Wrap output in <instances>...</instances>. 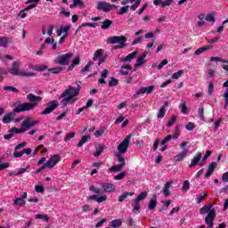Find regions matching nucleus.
<instances>
[{"label": "nucleus", "instance_id": "obj_49", "mask_svg": "<svg viewBox=\"0 0 228 228\" xmlns=\"http://www.w3.org/2000/svg\"><path fill=\"white\" fill-rule=\"evenodd\" d=\"M106 200H108V196L103 195V196H99L96 199V202H98V204H101L102 202H106Z\"/></svg>", "mask_w": 228, "mask_h": 228}, {"label": "nucleus", "instance_id": "obj_16", "mask_svg": "<svg viewBox=\"0 0 228 228\" xmlns=\"http://www.w3.org/2000/svg\"><path fill=\"white\" fill-rule=\"evenodd\" d=\"M188 152H190V150L183 149V151L175 156V161H183L188 156Z\"/></svg>", "mask_w": 228, "mask_h": 228}, {"label": "nucleus", "instance_id": "obj_60", "mask_svg": "<svg viewBox=\"0 0 228 228\" xmlns=\"http://www.w3.org/2000/svg\"><path fill=\"white\" fill-rule=\"evenodd\" d=\"M35 190L37 193H44L45 191V188H44L42 185H36Z\"/></svg>", "mask_w": 228, "mask_h": 228}, {"label": "nucleus", "instance_id": "obj_44", "mask_svg": "<svg viewBox=\"0 0 228 228\" xmlns=\"http://www.w3.org/2000/svg\"><path fill=\"white\" fill-rule=\"evenodd\" d=\"M129 5L123 6L119 9V12H118V15H124V13H127L129 12Z\"/></svg>", "mask_w": 228, "mask_h": 228}, {"label": "nucleus", "instance_id": "obj_8", "mask_svg": "<svg viewBox=\"0 0 228 228\" xmlns=\"http://www.w3.org/2000/svg\"><path fill=\"white\" fill-rule=\"evenodd\" d=\"M154 91V86H150L148 87H142L141 89L135 91V93L133 95V99H138L140 95H143V94H146L149 95V94H152Z\"/></svg>", "mask_w": 228, "mask_h": 228}, {"label": "nucleus", "instance_id": "obj_23", "mask_svg": "<svg viewBox=\"0 0 228 228\" xmlns=\"http://www.w3.org/2000/svg\"><path fill=\"white\" fill-rule=\"evenodd\" d=\"M80 63H81V58H79V56L75 57L71 64L68 67V72H70V70H73L74 67H76L77 65H79Z\"/></svg>", "mask_w": 228, "mask_h": 228}, {"label": "nucleus", "instance_id": "obj_11", "mask_svg": "<svg viewBox=\"0 0 228 228\" xmlns=\"http://www.w3.org/2000/svg\"><path fill=\"white\" fill-rule=\"evenodd\" d=\"M58 106V101H51L47 103V107L45 109V111H42L40 115H49L50 113H53Z\"/></svg>", "mask_w": 228, "mask_h": 228}, {"label": "nucleus", "instance_id": "obj_55", "mask_svg": "<svg viewBox=\"0 0 228 228\" xmlns=\"http://www.w3.org/2000/svg\"><path fill=\"white\" fill-rule=\"evenodd\" d=\"M117 85H118V79L111 77L109 81V86H117Z\"/></svg>", "mask_w": 228, "mask_h": 228}, {"label": "nucleus", "instance_id": "obj_10", "mask_svg": "<svg viewBox=\"0 0 228 228\" xmlns=\"http://www.w3.org/2000/svg\"><path fill=\"white\" fill-rule=\"evenodd\" d=\"M38 124V120H32L31 118H27L22 123H21V129L23 130V133H26L28 129H30V127H35Z\"/></svg>", "mask_w": 228, "mask_h": 228}, {"label": "nucleus", "instance_id": "obj_9", "mask_svg": "<svg viewBox=\"0 0 228 228\" xmlns=\"http://www.w3.org/2000/svg\"><path fill=\"white\" fill-rule=\"evenodd\" d=\"M127 37L125 36H113L107 39V44H127Z\"/></svg>", "mask_w": 228, "mask_h": 228}, {"label": "nucleus", "instance_id": "obj_59", "mask_svg": "<svg viewBox=\"0 0 228 228\" xmlns=\"http://www.w3.org/2000/svg\"><path fill=\"white\" fill-rule=\"evenodd\" d=\"M134 213H139L140 209H142V207L140 206L139 202H134Z\"/></svg>", "mask_w": 228, "mask_h": 228}, {"label": "nucleus", "instance_id": "obj_47", "mask_svg": "<svg viewBox=\"0 0 228 228\" xmlns=\"http://www.w3.org/2000/svg\"><path fill=\"white\" fill-rule=\"evenodd\" d=\"M210 61H220L221 63H227V60L222 59L220 57H210Z\"/></svg>", "mask_w": 228, "mask_h": 228}, {"label": "nucleus", "instance_id": "obj_31", "mask_svg": "<svg viewBox=\"0 0 228 228\" xmlns=\"http://www.w3.org/2000/svg\"><path fill=\"white\" fill-rule=\"evenodd\" d=\"M111 24H113V20L110 19H105L102 23V29H109Z\"/></svg>", "mask_w": 228, "mask_h": 228}, {"label": "nucleus", "instance_id": "obj_54", "mask_svg": "<svg viewBox=\"0 0 228 228\" xmlns=\"http://www.w3.org/2000/svg\"><path fill=\"white\" fill-rule=\"evenodd\" d=\"M205 20H208V22H215V15L213 13L207 14Z\"/></svg>", "mask_w": 228, "mask_h": 228}, {"label": "nucleus", "instance_id": "obj_21", "mask_svg": "<svg viewBox=\"0 0 228 228\" xmlns=\"http://www.w3.org/2000/svg\"><path fill=\"white\" fill-rule=\"evenodd\" d=\"M15 118V115L12 112L7 113L4 116L2 122L4 124H10V122H12L13 120V118Z\"/></svg>", "mask_w": 228, "mask_h": 228}, {"label": "nucleus", "instance_id": "obj_35", "mask_svg": "<svg viewBox=\"0 0 228 228\" xmlns=\"http://www.w3.org/2000/svg\"><path fill=\"white\" fill-rule=\"evenodd\" d=\"M105 131H106V127L104 126L100 127L98 130L94 132L95 138H99L100 136H102Z\"/></svg>", "mask_w": 228, "mask_h": 228}, {"label": "nucleus", "instance_id": "obj_63", "mask_svg": "<svg viewBox=\"0 0 228 228\" xmlns=\"http://www.w3.org/2000/svg\"><path fill=\"white\" fill-rule=\"evenodd\" d=\"M224 109L228 107V89H226V92L224 94Z\"/></svg>", "mask_w": 228, "mask_h": 228}, {"label": "nucleus", "instance_id": "obj_50", "mask_svg": "<svg viewBox=\"0 0 228 228\" xmlns=\"http://www.w3.org/2000/svg\"><path fill=\"white\" fill-rule=\"evenodd\" d=\"M190 190V181L186 180L183 182L182 191H188Z\"/></svg>", "mask_w": 228, "mask_h": 228}, {"label": "nucleus", "instance_id": "obj_36", "mask_svg": "<svg viewBox=\"0 0 228 228\" xmlns=\"http://www.w3.org/2000/svg\"><path fill=\"white\" fill-rule=\"evenodd\" d=\"M124 168V164L119 165H114L111 167H110V172H120Z\"/></svg>", "mask_w": 228, "mask_h": 228}, {"label": "nucleus", "instance_id": "obj_56", "mask_svg": "<svg viewBox=\"0 0 228 228\" xmlns=\"http://www.w3.org/2000/svg\"><path fill=\"white\" fill-rule=\"evenodd\" d=\"M76 136V133L71 132L69 134H68L65 137H64V142H69V140H72V138H74Z\"/></svg>", "mask_w": 228, "mask_h": 228}, {"label": "nucleus", "instance_id": "obj_25", "mask_svg": "<svg viewBox=\"0 0 228 228\" xmlns=\"http://www.w3.org/2000/svg\"><path fill=\"white\" fill-rule=\"evenodd\" d=\"M133 195H134V192H133V191H131V192L125 191L119 195L118 200V202H124V200H126L127 199V197H133Z\"/></svg>", "mask_w": 228, "mask_h": 228}, {"label": "nucleus", "instance_id": "obj_57", "mask_svg": "<svg viewBox=\"0 0 228 228\" xmlns=\"http://www.w3.org/2000/svg\"><path fill=\"white\" fill-rule=\"evenodd\" d=\"M204 199H208V194L200 195V197L196 198V204L204 202Z\"/></svg>", "mask_w": 228, "mask_h": 228}, {"label": "nucleus", "instance_id": "obj_29", "mask_svg": "<svg viewBox=\"0 0 228 228\" xmlns=\"http://www.w3.org/2000/svg\"><path fill=\"white\" fill-rule=\"evenodd\" d=\"M88 140H92V136L91 135H84V136H82V138L79 141V142L77 143V147H83L84 143H86V142H88Z\"/></svg>", "mask_w": 228, "mask_h": 228}, {"label": "nucleus", "instance_id": "obj_38", "mask_svg": "<svg viewBox=\"0 0 228 228\" xmlns=\"http://www.w3.org/2000/svg\"><path fill=\"white\" fill-rule=\"evenodd\" d=\"M122 153L116 152L115 156L118 158V161L120 163V165H123V167H126V159L121 156Z\"/></svg>", "mask_w": 228, "mask_h": 228}, {"label": "nucleus", "instance_id": "obj_28", "mask_svg": "<svg viewBox=\"0 0 228 228\" xmlns=\"http://www.w3.org/2000/svg\"><path fill=\"white\" fill-rule=\"evenodd\" d=\"M8 133H11V134H12V136H15V134H20L24 133V130L22 128H17V127L13 126L8 130Z\"/></svg>", "mask_w": 228, "mask_h": 228}, {"label": "nucleus", "instance_id": "obj_27", "mask_svg": "<svg viewBox=\"0 0 228 228\" xmlns=\"http://www.w3.org/2000/svg\"><path fill=\"white\" fill-rule=\"evenodd\" d=\"M104 54V50L98 49L94 52L93 60L94 61H97L100 58H102V55Z\"/></svg>", "mask_w": 228, "mask_h": 228}, {"label": "nucleus", "instance_id": "obj_2", "mask_svg": "<svg viewBox=\"0 0 228 228\" xmlns=\"http://www.w3.org/2000/svg\"><path fill=\"white\" fill-rule=\"evenodd\" d=\"M215 204L213 203H208L200 209V215L202 216L207 215L205 217V224L207 228H213L215 218H216V209L213 208Z\"/></svg>", "mask_w": 228, "mask_h": 228}, {"label": "nucleus", "instance_id": "obj_3", "mask_svg": "<svg viewBox=\"0 0 228 228\" xmlns=\"http://www.w3.org/2000/svg\"><path fill=\"white\" fill-rule=\"evenodd\" d=\"M79 92H81V86L77 85V87L72 86H69L68 89H66L61 95L63 98L61 104H65V102H76V99L74 97H77L79 95Z\"/></svg>", "mask_w": 228, "mask_h": 228}, {"label": "nucleus", "instance_id": "obj_51", "mask_svg": "<svg viewBox=\"0 0 228 228\" xmlns=\"http://www.w3.org/2000/svg\"><path fill=\"white\" fill-rule=\"evenodd\" d=\"M198 113L200 120H206V118L204 117V107H200Z\"/></svg>", "mask_w": 228, "mask_h": 228}, {"label": "nucleus", "instance_id": "obj_7", "mask_svg": "<svg viewBox=\"0 0 228 228\" xmlns=\"http://www.w3.org/2000/svg\"><path fill=\"white\" fill-rule=\"evenodd\" d=\"M129 140H131V134L127 135L117 147L119 154H126L127 152V150L129 149Z\"/></svg>", "mask_w": 228, "mask_h": 228}, {"label": "nucleus", "instance_id": "obj_64", "mask_svg": "<svg viewBox=\"0 0 228 228\" xmlns=\"http://www.w3.org/2000/svg\"><path fill=\"white\" fill-rule=\"evenodd\" d=\"M222 180L224 183H228V172H225L224 174H223Z\"/></svg>", "mask_w": 228, "mask_h": 228}, {"label": "nucleus", "instance_id": "obj_34", "mask_svg": "<svg viewBox=\"0 0 228 228\" xmlns=\"http://www.w3.org/2000/svg\"><path fill=\"white\" fill-rule=\"evenodd\" d=\"M8 44H10V42L8 41V37H0V47H8Z\"/></svg>", "mask_w": 228, "mask_h": 228}, {"label": "nucleus", "instance_id": "obj_52", "mask_svg": "<svg viewBox=\"0 0 228 228\" xmlns=\"http://www.w3.org/2000/svg\"><path fill=\"white\" fill-rule=\"evenodd\" d=\"M180 134H181V131L179 130V128H176V129L175 130V132H174V134L171 135V140H172V139H173V140H177V138H179Z\"/></svg>", "mask_w": 228, "mask_h": 228}, {"label": "nucleus", "instance_id": "obj_24", "mask_svg": "<svg viewBox=\"0 0 228 228\" xmlns=\"http://www.w3.org/2000/svg\"><path fill=\"white\" fill-rule=\"evenodd\" d=\"M95 152L93 154L94 158H99L102 152H104V145L102 144H96L95 145Z\"/></svg>", "mask_w": 228, "mask_h": 228}, {"label": "nucleus", "instance_id": "obj_39", "mask_svg": "<svg viewBox=\"0 0 228 228\" xmlns=\"http://www.w3.org/2000/svg\"><path fill=\"white\" fill-rule=\"evenodd\" d=\"M126 175H127V171H123L114 176V181H122V179H124V177H126Z\"/></svg>", "mask_w": 228, "mask_h": 228}, {"label": "nucleus", "instance_id": "obj_40", "mask_svg": "<svg viewBox=\"0 0 228 228\" xmlns=\"http://www.w3.org/2000/svg\"><path fill=\"white\" fill-rule=\"evenodd\" d=\"M4 90H5V92H13L14 94H19V89L11 86H4Z\"/></svg>", "mask_w": 228, "mask_h": 228}, {"label": "nucleus", "instance_id": "obj_32", "mask_svg": "<svg viewBox=\"0 0 228 228\" xmlns=\"http://www.w3.org/2000/svg\"><path fill=\"white\" fill-rule=\"evenodd\" d=\"M156 206H158V200L156 198L150 200L148 209H151L152 211L156 209Z\"/></svg>", "mask_w": 228, "mask_h": 228}, {"label": "nucleus", "instance_id": "obj_33", "mask_svg": "<svg viewBox=\"0 0 228 228\" xmlns=\"http://www.w3.org/2000/svg\"><path fill=\"white\" fill-rule=\"evenodd\" d=\"M144 199H147V191L141 192L134 200V202H139L140 200H143Z\"/></svg>", "mask_w": 228, "mask_h": 228}, {"label": "nucleus", "instance_id": "obj_62", "mask_svg": "<svg viewBox=\"0 0 228 228\" xmlns=\"http://www.w3.org/2000/svg\"><path fill=\"white\" fill-rule=\"evenodd\" d=\"M185 129H187V131H193V129H195V124H193L192 122H189L186 125Z\"/></svg>", "mask_w": 228, "mask_h": 228}, {"label": "nucleus", "instance_id": "obj_18", "mask_svg": "<svg viewBox=\"0 0 228 228\" xmlns=\"http://www.w3.org/2000/svg\"><path fill=\"white\" fill-rule=\"evenodd\" d=\"M137 55H138V52L134 51V52L129 53L128 55H126V57H124L123 59H121V61L126 62V63H131V61H133L134 58H136Z\"/></svg>", "mask_w": 228, "mask_h": 228}, {"label": "nucleus", "instance_id": "obj_45", "mask_svg": "<svg viewBox=\"0 0 228 228\" xmlns=\"http://www.w3.org/2000/svg\"><path fill=\"white\" fill-rule=\"evenodd\" d=\"M176 120H177V117H175L174 115L171 116V118H170L169 121L167 122V126L168 127H172V126L175 124Z\"/></svg>", "mask_w": 228, "mask_h": 228}, {"label": "nucleus", "instance_id": "obj_6", "mask_svg": "<svg viewBox=\"0 0 228 228\" xmlns=\"http://www.w3.org/2000/svg\"><path fill=\"white\" fill-rule=\"evenodd\" d=\"M74 56V53H68L66 54L59 55L56 60L55 63L57 65H70V59Z\"/></svg>", "mask_w": 228, "mask_h": 228}, {"label": "nucleus", "instance_id": "obj_61", "mask_svg": "<svg viewBox=\"0 0 228 228\" xmlns=\"http://www.w3.org/2000/svg\"><path fill=\"white\" fill-rule=\"evenodd\" d=\"M124 47H127V44H119L118 45L112 46V51H116L117 49H124Z\"/></svg>", "mask_w": 228, "mask_h": 228}, {"label": "nucleus", "instance_id": "obj_58", "mask_svg": "<svg viewBox=\"0 0 228 228\" xmlns=\"http://www.w3.org/2000/svg\"><path fill=\"white\" fill-rule=\"evenodd\" d=\"M142 3V0H136V2L130 6V9L133 11V12H135L136 8H138L140 6Z\"/></svg>", "mask_w": 228, "mask_h": 228}, {"label": "nucleus", "instance_id": "obj_1", "mask_svg": "<svg viewBox=\"0 0 228 228\" xmlns=\"http://www.w3.org/2000/svg\"><path fill=\"white\" fill-rule=\"evenodd\" d=\"M27 99L30 102H24V103L18 104L13 109L14 113H22L24 111H31V110H35V106L38 105V103L37 102H42V97L37 96L33 94H28L27 95Z\"/></svg>", "mask_w": 228, "mask_h": 228}, {"label": "nucleus", "instance_id": "obj_30", "mask_svg": "<svg viewBox=\"0 0 228 228\" xmlns=\"http://www.w3.org/2000/svg\"><path fill=\"white\" fill-rule=\"evenodd\" d=\"M110 227L120 228L122 225V219H114L110 224Z\"/></svg>", "mask_w": 228, "mask_h": 228}, {"label": "nucleus", "instance_id": "obj_13", "mask_svg": "<svg viewBox=\"0 0 228 228\" xmlns=\"http://www.w3.org/2000/svg\"><path fill=\"white\" fill-rule=\"evenodd\" d=\"M145 58H147L146 53L139 55L137 57L136 63L134 64V69H136L137 67H142V65H145Z\"/></svg>", "mask_w": 228, "mask_h": 228}, {"label": "nucleus", "instance_id": "obj_19", "mask_svg": "<svg viewBox=\"0 0 228 228\" xmlns=\"http://www.w3.org/2000/svg\"><path fill=\"white\" fill-rule=\"evenodd\" d=\"M168 107V102H164L163 106L160 108L157 118H163V117H165L166 113H167V108Z\"/></svg>", "mask_w": 228, "mask_h": 228}, {"label": "nucleus", "instance_id": "obj_5", "mask_svg": "<svg viewBox=\"0 0 228 228\" xmlns=\"http://www.w3.org/2000/svg\"><path fill=\"white\" fill-rule=\"evenodd\" d=\"M95 8L96 10H98V12H104V13H110V12L113 8H117V5L104 1H98L96 3Z\"/></svg>", "mask_w": 228, "mask_h": 228}, {"label": "nucleus", "instance_id": "obj_12", "mask_svg": "<svg viewBox=\"0 0 228 228\" xmlns=\"http://www.w3.org/2000/svg\"><path fill=\"white\" fill-rule=\"evenodd\" d=\"M60 155L56 154L50 158V159L45 163L46 164L47 168H54L58 163H60Z\"/></svg>", "mask_w": 228, "mask_h": 228}, {"label": "nucleus", "instance_id": "obj_22", "mask_svg": "<svg viewBox=\"0 0 228 228\" xmlns=\"http://www.w3.org/2000/svg\"><path fill=\"white\" fill-rule=\"evenodd\" d=\"M209 49H212V46L208 45H205V46H202L199 49H197L195 52H194V55L195 56H200V54H202V53H206V51H209Z\"/></svg>", "mask_w": 228, "mask_h": 228}, {"label": "nucleus", "instance_id": "obj_17", "mask_svg": "<svg viewBox=\"0 0 228 228\" xmlns=\"http://www.w3.org/2000/svg\"><path fill=\"white\" fill-rule=\"evenodd\" d=\"M200 159H202V154L198 153L196 156L193 157V159L191 161V165L189 166V168H193L199 165L200 162Z\"/></svg>", "mask_w": 228, "mask_h": 228}, {"label": "nucleus", "instance_id": "obj_26", "mask_svg": "<svg viewBox=\"0 0 228 228\" xmlns=\"http://www.w3.org/2000/svg\"><path fill=\"white\" fill-rule=\"evenodd\" d=\"M70 30V25H68L66 27L61 26L60 29L57 30L58 37H61L62 33H65L64 35H67L69 31Z\"/></svg>", "mask_w": 228, "mask_h": 228}, {"label": "nucleus", "instance_id": "obj_15", "mask_svg": "<svg viewBox=\"0 0 228 228\" xmlns=\"http://www.w3.org/2000/svg\"><path fill=\"white\" fill-rule=\"evenodd\" d=\"M216 162H211L208 166V169L205 175V179H209L213 175V172H215V169L216 168Z\"/></svg>", "mask_w": 228, "mask_h": 228}, {"label": "nucleus", "instance_id": "obj_14", "mask_svg": "<svg viewBox=\"0 0 228 228\" xmlns=\"http://www.w3.org/2000/svg\"><path fill=\"white\" fill-rule=\"evenodd\" d=\"M102 188H103V191L105 193H111V191H115V184L113 183H101Z\"/></svg>", "mask_w": 228, "mask_h": 228}, {"label": "nucleus", "instance_id": "obj_46", "mask_svg": "<svg viewBox=\"0 0 228 228\" xmlns=\"http://www.w3.org/2000/svg\"><path fill=\"white\" fill-rule=\"evenodd\" d=\"M35 70L37 72H44V70H47V65L41 64L39 66H36Z\"/></svg>", "mask_w": 228, "mask_h": 228}, {"label": "nucleus", "instance_id": "obj_37", "mask_svg": "<svg viewBox=\"0 0 228 228\" xmlns=\"http://www.w3.org/2000/svg\"><path fill=\"white\" fill-rule=\"evenodd\" d=\"M35 218L36 220H44V222H49V216L47 215L37 214Z\"/></svg>", "mask_w": 228, "mask_h": 228}, {"label": "nucleus", "instance_id": "obj_43", "mask_svg": "<svg viewBox=\"0 0 228 228\" xmlns=\"http://www.w3.org/2000/svg\"><path fill=\"white\" fill-rule=\"evenodd\" d=\"M14 206H26V201L21 198L14 200Z\"/></svg>", "mask_w": 228, "mask_h": 228}, {"label": "nucleus", "instance_id": "obj_20", "mask_svg": "<svg viewBox=\"0 0 228 228\" xmlns=\"http://www.w3.org/2000/svg\"><path fill=\"white\" fill-rule=\"evenodd\" d=\"M173 183L174 182L169 181V182H167L166 184L164 185V188L162 190V193H163L164 197L170 196V186H172Z\"/></svg>", "mask_w": 228, "mask_h": 228}, {"label": "nucleus", "instance_id": "obj_4", "mask_svg": "<svg viewBox=\"0 0 228 228\" xmlns=\"http://www.w3.org/2000/svg\"><path fill=\"white\" fill-rule=\"evenodd\" d=\"M20 67V63L19 61H14L12 63V69H9V74L12 76H25L26 77H33L35 73L33 72H20L19 68Z\"/></svg>", "mask_w": 228, "mask_h": 228}, {"label": "nucleus", "instance_id": "obj_41", "mask_svg": "<svg viewBox=\"0 0 228 228\" xmlns=\"http://www.w3.org/2000/svg\"><path fill=\"white\" fill-rule=\"evenodd\" d=\"M61 70H63V67L48 69V71L52 72V74H60V72H61Z\"/></svg>", "mask_w": 228, "mask_h": 228}, {"label": "nucleus", "instance_id": "obj_48", "mask_svg": "<svg viewBox=\"0 0 228 228\" xmlns=\"http://www.w3.org/2000/svg\"><path fill=\"white\" fill-rule=\"evenodd\" d=\"M92 65H94V62L89 61L82 69H81V73L85 74V72H88V70H90V67H92Z\"/></svg>", "mask_w": 228, "mask_h": 228}, {"label": "nucleus", "instance_id": "obj_53", "mask_svg": "<svg viewBox=\"0 0 228 228\" xmlns=\"http://www.w3.org/2000/svg\"><path fill=\"white\" fill-rule=\"evenodd\" d=\"M8 175H9V177H18L19 176V171H17L15 169H11L8 172Z\"/></svg>", "mask_w": 228, "mask_h": 228}, {"label": "nucleus", "instance_id": "obj_42", "mask_svg": "<svg viewBox=\"0 0 228 228\" xmlns=\"http://www.w3.org/2000/svg\"><path fill=\"white\" fill-rule=\"evenodd\" d=\"M184 74V70L183 69H180L178 70L177 72H175L173 75H172V79H179V77H181V76H183Z\"/></svg>", "mask_w": 228, "mask_h": 228}]
</instances>
